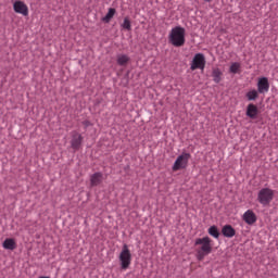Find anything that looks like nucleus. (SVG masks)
<instances>
[{"label": "nucleus", "instance_id": "f257e3e1", "mask_svg": "<svg viewBox=\"0 0 278 278\" xmlns=\"http://www.w3.org/2000/svg\"><path fill=\"white\" fill-rule=\"evenodd\" d=\"M194 247H199L195 257L199 262H203L206 255L212 253V239L210 237L197 238L194 240Z\"/></svg>", "mask_w": 278, "mask_h": 278}, {"label": "nucleus", "instance_id": "f03ea898", "mask_svg": "<svg viewBox=\"0 0 278 278\" xmlns=\"http://www.w3.org/2000/svg\"><path fill=\"white\" fill-rule=\"evenodd\" d=\"M169 42L173 47H184L186 45V28L176 26L169 33Z\"/></svg>", "mask_w": 278, "mask_h": 278}, {"label": "nucleus", "instance_id": "7ed1b4c3", "mask_svg": "<svg viewBox=\"0 0 278 278\" xmlns=\"http://www.w3.org/2000/svg\"><path fill=\"white\" fill-rule=\"evenodd\" d=\"M275 199V191L270 188H262L257 193V201L263 207L270 205Z\"/></svg>", "mask_w": 278, "mask_h": 278}, {"label": "nucleus", "instance_id": "20e7f679", "mask_svg": "<svg viewBox=\"0 0 278 278\" xmlns=\"http://www.w3.org/2000/svg\"><path fill=\"white\" fill-rule=\"evenodd\" d=\"M118 260L123 270H127V268L131 266V251H129V247L127 244L123 245Z\"/></svg>", "mask_w": 278, "mask_h": 278}, {"label": "nucleus", "instance_id": "39448f33", "mask_svg": "<svg viewBox=\"0 0 278 278\" xmlns=\"http://www.w3.org/2000/svg\"><path fill=\"white\" fill-rule=\"evenodd\" d=\"M205 54L204 53H197L194 54L191 63H190V70L191 71H205Z\"/></svg>", "mask_w": 278, "mask_h": 278}, {"label": "nucleus", "instance_id": "423d86ee", "mask_svg": "<svg viewBox=\"0 0 278 278\" xmlns=\"http://www.w3.org/2000/svg\"><path fill=\"white\" fill-rule=\"evenodd\" d=\"M190 153H186L184 152L182 154H180L174 165H173V170H181V168H186L188 166V162L190 161Z\"/></svg>", "mask_w": 278, "mask_h": 278}, {"label": "nucleus", "instance_id": "0eeeda50", "mask_svg": "<svg viewBox=\"0 0 278 278\" xmlns=\"http://www.w3.org/2000/svg\"><path fill=\"white\" fill-rule=\"evenodd\" d=\"M13 10L16 14H22V16H29V8L25 2L17 0L13 3Z\"/></svg>", "mask_w": 278, "mask_h": 278}, {"label": "nucleus", "instance_id": "6e6552de", "mask_svg": "<svg viewBox=\"0 0 278 278\" xmlns=\"http://www.w3.org/2000/svg\"><path fill=\"white\" fill-rule=\"evenodd\" d=\"M256 86V90L258 91L260 94H266V92L270 90V83H268V78L264 76L258 78Z\"/></svg>", "mask_w": 278, "mask_h": 278}, {"label": "nucleus", "instance_id": "1a4fd4ad", "mask_svg": "<svg viewBox=\"0 0 278 278\" xmlns=\"http://www.w3.org/2000/svg\"><path fill=\"white\" fill-rule=\"evenodd\" d=\"M84 140V137L81 134L77 131H72V140H71V147L74 149V151H77L79 147H81V142Z\"/></svg>", "mask_w": 278, "mask_h": 278}, {"label": "nucleus", "instance_id": "9d476101", "mask_svg": "<svg viewBox=\"0 0 278 278\" xmlns=\"http://www.w3.org/2000/svg\"><path fill=\"white\" fill-rule=\"evenodd\" d=\"M242 219L247 225H254V223H257V215L252 210H248L244 212Z\"/></svg>", "mask_w": 278, "mask_h": 278}, {"label": "nucleus", "instance_id": "9b49d317", "mask_svg": "<svg viewBox=\"0 0 278 278\" xmlns=\"http://www.w3.org/2000/svg\"><path fill=\"white\" fill-rule=\"evenodd\" d=\"M245 114L248 118H252V119L257 118V114H258L257 106L253 103L248 104Z\"/></svg>", "mask_w": 278, "mask_h": 278}, {"label": "nucleus", "instance_id": "f8f14e48", "mask_svg": "<svg viewBox=\"0 0 278 278\" xmlns=\"http://www.w3.org/2000/svg\"><path fill=\"white\" fill-rule=\"evenodd\" d=\"M103 181V174L101 172H97L90 177V184L92 187L99 186Z\"/></svg>", "mask_w": 278, "mask_h": 278}, {"label": "nucleus", "instance_id": "ddd939ff", "mask_svg": "<svg viewBox=\"0 0 278 278\" xmlns=\"http://www.w3.org/2000/svg\"><path fill=\"white\" fill-rule=\"evenodd\" d=\"M222 233L225 238H233L236 236V229L231 225H225L222 228Z\"/></svg>", "mask_w": 278, "mask_h": 278}, {"label": "nucleus", "instance_id": "4468645a", "mask_svg": "<svg viewBox=\"0 0 278 278\" xmlns=\"http://www.w3.org/2000/svg\"><path fill=\"white\" fill-rule=\"evenodd\" d=\"M3 249L7 251H14L16 249V241L14 239H5L2 243Z\"/></svg>", "mask_w": 278, "mask_h": 278}, {"label": "nucleus", "instance_id": "2eb2a0df", "mask_svg": "<svg viewBox=\"0 0 278 278\" xmlns=\"http://www.w3.org/2000/svg\"><path fill=\"white\" fill-rule=\"evenodd\" d=\"M248 101H255L260 97V91L257 89H251L245 93Z\"/></svg>", "mask_w": 278, "mask_h": 278}, {"label": "nucleus", "instance_id": "dca6fc26", "mask_svg": "<svg viewBox=\"0 0 278 278\" xmlns=\"http://www.w3.org/2000/svg\"><path fill=\"white\" fill-rule=\"evenodd\" d=\"M114 14H116V9L110 8L102 21H104V23H110L112 18H114Z\"/></svg>", "mask_w": 278, "mask_h": 278}, {"label": "nucleus", "instance_id": "f3484780", "mask_svg": "<svg viewBox=\"0 0 278 278\" xmlns=\"http://www.w3.org/2000/svg\"><path fill=\"white\" fill-rule=\"evenodd\" d=\"M222 75L223 72L220 71V68H214L212 73L213 81H215V84H220Z\"/></svg>", "mask_w": 278, "mask_h": 278}, {"label": "nucleus", "instance_id": "a211bd4d", "mask_svg": "<svg viewBox=\"0 0 278 278\" xmlns=\"http://www.w3.org/2000/svg\"><path fill=\"white\" fill-rule=\"evenodd\" d=\"M129 62V56L126 54H118L117 55V64L118 66H125Z\"/></svg>", "mask_w": 278, "mask_h": 278}, {"label": "nucleus", "instance_id": "6ab92c4d", "mask_svg": "<svg viewBox=\"0 0 278 278\" xmlns=\"http://www.w3.org/2000/svg\"><path fill=\"white\" fill-rule=\"evenodd\" d=\"M208 235L218 240L220 238V232L218 231V227L216 226H211L208 228Z\"/></svg>", "mask_w": 278, "mask_h": 278}, {"label": "nucleus", "instance_id": "aec40b11", "mask_svg": "<svg viewBox=\"0 0 278 278\" xmlns=\"http://www.w3.org/2000/svg\"><path fill=\"white\" fill-rule=\"evenodd\" d=\"M230 73H233V75H236L237 73H239L240 71V63L235 62L230 65Z\"/></svg>", "mask_w": 278, "mask_h": 278}, {"label": "nucleus", "instance_id": "412c9836", "mask_svg": "<svg viewBox=\"0 0 278 278\" xmlns=\"http://www.w3.org/2000/svg\"><path fill=\"white\" fill-rule=\"evenodd\" d=\"M122 27H123L124 29H127L128 31H130V29H131V21H129V17H125V18H124V22H123V24H122Z\"/></svg>", "mask_w": 278, "mask_h": 278}, {"label": "nucleus", "instance_id": "4be33fe9", "mask_svg": "<svg viewBox=\"0 0 278 278\" xmlns=\"http://www.w3.org/2000/svg\"><path fill=\"white\" fill-rule=\"evenodd\" d=\"M204 1H206V3H210V0H204Z\"/></svg>", "mask_w": 278, "mask_h": 278}]
</instances>
